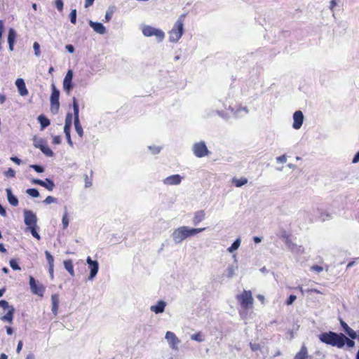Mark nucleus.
<instances>
[{
	"instance_id": "7ed1b4c3",
	"label": "nucleus",
	"mask_w": 359,
	"mask_h": 359,
	"mask_svg": "<svg viewBox=\"0 0 359 359\" xmlns=\"http://www.w3.org/2000/svg\"><path fill=\"white\" fill-rule=\"evenodd\" d=\"M186 15H181L175 22L172 28L168 32L169 41L177 43L184 34V21Z\"/></svg>"
},
{
	"instance_id": "cd10ccee",
	"label": "nucleus",
	"mask_w": 359,
	"mask_h": 359,
	"mask_svg": "<svg viewBox=\"0 0 359 359\" xmlns=\"http://www.w3.org/2000/svg\"><path fill=\"white\" fill-rule=\"evenodd\" d=\"M73 109H74V121L79 120V104L75 97L73 98Z\"/></svg>"
},
{
	"instance_id": "f03ea898",
	"label": "nucleus",
	"mask_w": 359,
	"mask_h": 359,
	"mask_svg": "<svg viewBox=\"0 0 359 359\" xmlns=\"http://www.w3.org/2000/svg\"><path fill=\"white\" fill-rule=\"evenodd\" d=\"M318 338L323 343L339 348H341L345 345L346 336L342 333L337 334L332 331L323 332L319 334Z\"/></svg>"
},
{
	"instance_id": "bf43d9fd",
	"label": "nucleus",
	"mask_w": 359,
	"mask_h": 359,
	"mask_svg": "<svg viewBox=\"0 0 359 359\" xmlns=\"http://www.w3.org/2000/svg\"><path fill=\"white\" fill-rule=\"evenodd\" d=\"M345 344L347 345V346L348 348H352L355 345V342L353 340L349 339L346 337Z\"/></svg>"
},
{
	"instance_id": "338daca9",
	"label": "nucleus",
	"mask_w": 359,
	"mask_h": 359,
	"mask_svg": "<svg viewBox=\"0 0 359 359\" xmlns=\"http://www.w3.org/2000/svg\"><path fill=\"white\" fill-rule=\"evenodd\" d=\"M277 161L279 162V163H285L286 161H287V158L285 156H278L277 158H276Z\"/></svg>"
},
{
	"instance_id": "4468645a",
	"label": "nucleus",
	"mask_w": 359,
	"mask_h": 359,
	"mask_svg": "<svg viewBox=\"0 0 359 359\" xmlns=\"http://www.w3.org/2000/svg\"><path fill=\"white\" fill-rule=\"evenodd\" d=\"M31 182L32 184L40 185L50 191H53L55 187L53 181L48 178H46L44 181L39 179H32Z\"/></svg>"
},
{
	"instance_id": "f8f14e48",
	"label": "nucleus",
	"mask_w": 359,
	"mask_h": 359,
	"mask_svg": "<svg viewBox=\"0 0 359 359\" xmlns=\"http://www.w3.org/2000/svg\"><path fill=\"white\" fill-rule=\"evenodd\" d=\"M86 262L88 264V268L90 269V275L88 279L93 280L96 276L99 270L98 262L92 260L90 257H88L86 259Z\"/></svg>"
},
{
	"instance_id": "423d86ee",
	"label": "nucleus",
	"mask_w": 359,
	"mask_h": 359,
	"mask_svg": "<svg viewBox=\"0 0 359 359\" xmlns=\"http://www.w3.org/2000/svg\"><path fill=\"white\" fill-rule=\"evenodd\" d=\"M0 307H1L5 311H8L4 316L0 317V320L4 322L12 323L15 311L14 307L9 305L8 302L6 300H0Z\"/></svg>"
},
{
	"instance_id": "8fccbe9b",
	"label": "nucleus",
	"mask_w": 359,
	"mask_h": 359,
	"mask_svg": "<svg viewBox=\"0 0 359 359\" xmlns=\"http://www.w3.org/2000/svg\"><path fill=\"white\" fill-rule=\"evenodd\" d=\"M30 168L34 169L36 172L41 173L44 171L43 167L39 165H31Z\"/></svg>"
},
{
	"instance_id": "3c124183",
	"label": "nucleus",
	"mask_w": 359,
	"mask_h": 359,
	"mask_svg": "<svg viewBox=\"0 0 359 359\" xmlns=\"http://www.w3.org/2000/svg\"><path fill=\"white\" fill-rule=\"evenodd\" d=\"M84 180H85V187L88 188L92 186V180L88 177L87 175H85L84 176Z\"/></svg>"
},
{
	"instance_id": "603ef678",
	"label": "nucleus",
	"mask_w": 359,
	"mask_h": 359,
	"mask_svg": "<svg viewBox=\"0 0 359 359\" xmlns=\"http://www.w3.org/2000/svg\"><path fill=\"white\" fill-rule=\"evenodd\" d=\"M285 243L287 246V248H288V250H291L292 248H294V245L295 243H294L291 238H289L287 239V241H285Z\"/></svg>"
},
{
	"instance_id": "58836bf2",
	"label": "nucleus",
	"mask_w": 359,
	"mask_h": 359,
	"mask_svg": "<svg viewBox=\"0 0 359 359\" xmlns=\"http://www.w3.org/2000/svg\"><path fill=\"white\" fill-rule=\"evenodd\" d=\"M290 251L298 255H302L304 252V248L302 245H297L295 244L294 248H292Z\"/></svg>"
},
{
	"instance_id": "39448f33",
	"label": "nucleus",
	"mask_w": 359,
	"mask_h": 359,
	"mask_svg": "<svg viewBox=\"0 0 359 359\" xmlns=\"http://www.w3.org/2000/svg\"><path fill=\"white\" fill-rule=\"evenodd\" d=\"M237 299L243 309L248 310L252 307L253 298L250 291L244 290L237 296Z\"/></svg>"
},
{
	"instance_id": "bb28decb",
	"label": "nucleus",
	"mask_w": 359,
	"mask_h": 359,
	"mask_svg": "<svg viewBox=\"0 0 359 359\" xmlns=\"http://www.w3.org/2000/svg\"><path fill=\"white\" fill-rule=\"evenodd\" d=\"M241 240L240 238H238L232 244L230 247H229L227 248V251L230 253H233V252H235L236 250H237L240 245H241Z\"/></svg>"
},
{
	"instance_id": "774afa93",
	"label": "nucleus",
	"mask_w": 359,
	"mask_h": 359,
	"mask_svg": "<svg viewBox=\"0 0 359 359\" xmlns=\"http://www.w3.org/2000/svg\"><path fill=\"white\" fill-rule=\"evenodd\" d=\"M359 161V151L356 153V154L355 155V156L353 157V160H352V163H356Z\"/></svg>"
},
{
	"instance_id": "c85d7f7f",
	"label": "nucleus",
	"mask_w": 359,
	"mask_h": 359,
	"mask_svg": "<svg viewBox=\"0 0 359 359\" xmlns=\"http://www.w3.org/2000/svg\"><path fill=\"white\" fill-rule=\"evenodd\" d=\"M232 182L236 187H241L248 183V179L245 177H242L241 179L233 177L232 179Z\"/></svg>"
},
{
	"instance_id": "20e7f679",
	"label": "nucleus",
	"mask_w": 359,
	"mask_h": 359,
	"mask_svg": "<svg viewBox=\"0 0 359 359\" xmlns=\"http://www.w3.org/2000/svg\"><path fill=\"white\" fill-rule=\"evenodd\" d=\"M142 32L144 36H155L158 42L163 41L165 38V33L162 29L155 28L150 25H143L142 27Z\"/></svg>"
},
{
	"instance_id": "f3484780",
	"label": "nucleus",
	"mask_w": 359,
	"mask_h": 359,
	"mask_svg": "<svg viewBox=\"0 0 359 359\" xmlns=\"http://www.w3.org/2000/svg\"><path fill=\"white\" fill-rule=\"evenodd\" d=\"M15 86L21 96H26L28 94V90L22 79H18L15 81Z\"/></svg>"
},
{
	"instance_id": "2f4dec72",
	"label": "nucleus",
	"mask_w": 359,
	"mask_h": 359,
	"mask_svg": "<svg viewBox=\"0 0 359 359\" xmlns=\"http://www.w3.org/2000/svg\"><path fill=\"white\" fill-rule=\"evenodd\" d=\"M74 127H75L76 132L77 133V134L79 135V136L80 137H82L83 135V128H82V126H81V125L80 123L79 120L74 121Z\"/></svg>"
},
{
	"instance_id": "4be33fe9",
	"label": "nucleus",
	"mask_w": 359,
	"mask_h": 359,
	"mask_svg": "<svg viewBox=\"0 0 359 359\" xmlns=\"http://www.w3.org/2000/svg\"><path fill=\"white\" fill-rule=\"evenodd\" d=\"M340 323L344 330L351 339H354L357 337L356 332L351 327H349V326L344 321L341 320Z\"/></svg>"
},
{
	"instance_id": "c03bdc74",
	"label": "nucleus",
	"mask_w": 359,
	"mask_h": 359,
	"mask_svg": "<svg viewBox=\"0 0 359 359\" xmlns=\"http://www.w3.org/2000/svg\"><path fill=\"white\" fill-rule=\"evenodd\" d=\"M57 199L51 196H47L46 198L43 201V203L46 205L57 203Z\"/></svg>"
},
{
	"instance_id": "6ab92c4d",
	"label": "nucleus",
	"mask_w": 359,
	"mask_h": 359,
	"mask_svg": "<svg viewBox=\"0 0 359 359\" xmlns=\"http://www.w3.org/2000/svg\"><path fill=\"white\" fill-rule=\"evenodd\" d=\"M89 25L93 29V30L95 32L100 34H104L106 32V28L102 23L95 22L92 20H90Z\"/></svg>"
},
{
	"instance_id": "a18cd8bd",
	"label": "nucleus",
	"mask_w": 359,
	"mask_h": 359,
	"mask_svg": "<svg viewBox=\"0 0 359 359\" xmlns=\"http://www.w3.org/2000/svg\"><path fill=\"white\" fill-rule=\"evenodd\" d=\"M70 21L73 24H76V10L73 9L72 10L70 14H69Z\"/></svg>"
},
{
	"instance_id": "69168bd1",
	"label": "nucleus",
	"mask_w": 359,
	"mask_h": 359,
	"mask_svg": "<svg viewBox=\"0 0 359 359\" xmlns=\"http://www.w3.org/2000/svg\"><path fill=\"white\" fill-rule=\"evenodd\" d=\"M65 48L70 53H73L74 52V47L72 45H71V44L67 45L65 46Z\"/></svg>"
},
{
	"instance_id": "37998d69",
	"label": "nucleus",
	"mask_w": 359,
	"mask_h": 359,
	"mask_svg": "<svg viewBox=\"0 0 359 359\" xmlns=\"http://www.w3.org/2000/svg\"><path fill=\"white\" fill-rule=\"evenodd\" d=\"M62 223L64 229H67L69 225V219H68V215L67 212H65V214L62 216Z\"/></svg>"
},
{
	"instance_id": "72a5a7b5",
	"label": "nucleus",
	"mask_w": 359,
	"mask_h": 359,
	"mask_svg": "<svg viewBox=\"0 0 359 359\" xmlns=\"http://www.w3.org/2000/svg\"><path fill=\"white\" fill-rule=\"evenodd\" d=\"M191 339L196 341L198 342H202L205 340L204 336L201 332H198L196 334H191Z\"/></svg>"
},
{
	"instance_id": "ddd939ff",
	"label": "nucleus",
	"mask_w": 359,
	"mask_h": 359,
	"mask_svg": "<svg viewBox=\"0 0 359 359\" xmlns=\"http://www.w3.org/2000/svg\"><path fill=\"white\" fill-rule=\"evenodd\" d=\"M183 177L178 175H172L164 178L162 182L166 186H176L180 184Z\"/></svg>"
},
{
	"instance_id": "49530a36",
	"label": "nucleus",
	"mask_w": 359,
	"mask_h": 359,
	"mask_svg": "<svg viewBox=\"0 0 359 359\" xmlns=\"http://www.w3.org/2000/svg\"><path fill=\"white\" fill-rule=\"evenodd\" d=\"M148 149L151 151V152L153 154H157L161 150V147H158V146H149V147H148Z\"/></svg>"
},
{
	"instance_id": "b1692460",
	"label": "nucleus",
	"mask_w": 359,
	"mask_h": 359,
	"mask_svg": "<svg viewBox=\"0 0 359 359\" xmlns=\"http://www.w3.org/2000/svg\"><path fill=\"white\" fill-rule=\"evenodd\" d=\"M238 266L237 264H231V265L228 266V267L226 269V276L228 278H233L235 276L236 272L238 270Z\"/></svg>"
},
{
	"instance_id": "393cba45",
	"label": "nucleus",
	"mask_w": 359,
	"mask_h": 359,
	"mask_svg": "<svg viewBox=\"0 0 359 359\" xmlns=\"http://www.w3.org/2000/svg\"><path fill=\"white\" fill-rule=\"evenodd\" d=\"M229 109L236 116H242L243 112L245 114L248 113V109H247V107H238L237 109H235L234 108L229 107Z\"/></svg>"
},
{
	"instance_id": "4d7b16f0",
	"label": "nucleus",
	"mask_w": 359,
	"mask_h": 359,
	"mask_svg": "<svg viewBox=\"0 0 359 359\" xmlns=\"http://www.w3.org/2000/svg\"><path fill=\"white\" fill-rule=\"evenodd\" d=\"M55 6L59 11H61L63 8V1L62 0H56L55 1Z\"/></svg>"
},
{
	"instance_id": "c756f323",
	"label": "nucleus",
	"mask_w": 359,
	"mask_h": 359,
	"mask_svg": "<svg viewBox=\"0 0 359 359\" xmlns=\"http://www.w3.org/2000/svg\"><path fill=\"white\" fill-rule=\"evenodd\" d=\"M38 121L41 124L42 130L50 125V121L43 115L39 116Z\"/></svg>"
},
{
	"instance_id": "aec40b11",
	"label": "nucleus",
	"mask_w": 359,
	"mask_h": 359,
	"mask_svg": "<svg viewBox=\"0 0 359 359\" xmlns=\"http://www.w3.org/2000/svg\"><path fill=\"white\" fill-rule=\"evenodd\" d=\"M59 295L57 294H53L51 295V303H52V312L56 316L57 314L58 311V307H59Z\"/></svg>"
},
{
	"instance_id": "de8ad7c7",
	"label": "nucleus",
	"mask_w": 359,
	"mask_h": 359,
	"mask_svg": "<svg viewBox=\"0 0 359 359\" xmlns=\"http://www.w3.org/2000/svg\"><path fill=\"white\" fill-rule=\"evenodd\" d=\"M33 48L34 50L35 55L39 57L41 55L40 45L39 44V43L34 42L33 45Z\"/></svg>"
},
{
	"instance_id": "f704fd0d",
	"label": "nucleus",
	"mask_w": 359,
	"mask_h": 359,
	"mask_svg": "<svg viewBox=\"0 0 359 359\" xmlns=\"http://www.w3.org/2000/svg\"><path fill=\"white\" fill-rule=\"evenodd\" d=\"M34 146L36 148H39L41 149V148L45 145L44 140L41 138H37L36 137H34Z\"/></svg>"
},
{
	"instance_id": "2eb2a0df",
	"label": "nucleus",
	"mask_w": 359,
	"mask_h": 359,
	"mask_svg": "<svg viewBox=\"0 0 359 359\" xmlns=\"http://www.w3.org/2000/svg\"><path fill=\"white\" fill-rule=\"evenodd\" d=\"M304 114L301 111H296L293 114V123L292 127L295 130H299L302 126L304 122Z\"/></svg>"
},
{
	"instance_id": "09e8293b",
	"label": "nucleus",
	"mask_w": 359,
	"mask_h": 359,
	"mask_svg": "<svg viewBox=\"0 0 359 359\" xmlns=\"http://www.w3.org/2000/svg\"><path fill=\"white\" fill-rule=\"evenodd\" d=\"M10 266L13 270H20V267L15 259H11L10 261Z\"/></svg>"
},
{
	"instance_id": "473e14b6",
	"label": "nucleus",
	"mask_w": 359,
	"mask_h": 359,
	"mask_svg": "<svg viewBox=\"0 0 359 359\" xmlns=\"http://www.w3.org/2000/svg\"><path fill=\"white\" fill-rule=\"evenodd\" d=\"M16 38V32L13 29H9L8 34V43H15Z\"/></svg>"
},
{
	"instance_id": "052dcab7",
	"label": "nucleus",
	"mask_w": 359,
	"mask_h": 359,
	"mask_svg": "<svg viewBox=\"0 0 359 359\" xmlns=\"http://www.w3.org/2000/svg\"><path fill=\"white\" fill-rule=\"evenodd\" d=\"M72 114L71 113H68L65 118V124L72 125Z\"/></svg>"
},
{
	"instance_id": "5701e85b",
	"label": "nucleus",
	"mask_w": 359,
	"mask_h": 359,
	"mask_svg": "<svg viewBox=\"0 0 359 359\" xmlns=\"http://www.w3.org/2000/svg\"><path fill=\"white\" fill-rule=\"evenodd\" d=\"M294 359H311V356L308 355L307 348L305 346H302L300 351L295 355Z\"/></svg>"
},
{
	"instance_id": "1a4fd4ad",
	"label": "nucleus",
	"mask_w": 359,
	"mask_h": 359,
	"mask_svg": "<svg viewBox=\"0 0 359 359\" xmlns=\"http://www.w3.org/2000/svg\"><path fill=\"white\" fill-rule=\"evenodd\" d=\"M165 339L172 350L177 351L179 349V344L181 341L174 332L171 331L166 332Z\"/></svg>"
},
{
	"instance_id": "9d476101",
	"label": "nucleus",
	"mask_w": 359,
	"mask_h": 359,
	"mask_svg": "<svg viewBox=\"0 0 359 359\" xmlns=\"http://www.w3.org/2000/svg\"><path fill=\"white\" fill-rule=\"evenodd\" d=\"M24 222L29 227L37 226L36 215L29 210H24Z\"/></svg>"
},
{
	"instance_id": "7c9ffc66",
	"label": "nucleus",
	"mask_w": 359,
	"mask_h": 359,
	"mask_svg": "<svg viewBox=\"0 0 359 359\" xmlns=\"http://www.w3.org/2000/svg\"><path fill=\"white\" fill-rule=\"evenodd\" d=\"M63 88L67 94H69L70 91L73 88L72 81L63 80Z\"/></svg>"
},
{
	"instance_id": "864d4df0",
	"label": "nucleus",
	"mask_w": 359,
	"mask_h": 359,
	"mask_svg": "<svg viewBox=\"0 0 359 359\" xmlns=\"http://www.w3.org/2000/svg\"><path fill=\"white\" fill-rule=\"evenodd\" d=\"M72 79H73V72L72 70L71 69H69L65 76V79L64 80H67V81H72Z\"/></svg>"
},
{
	"instance_id": "a878e982",
	"label": "nucleus",
	"mask_w": 359,
	"mask_h": 359,
	"mask_svg": "<svg viewBox=\"0 0 359 359\" xmlns=\"http://www.w3.org/2000/svg\"><path fill=\"white\" fill-rule=\"evenodd\" d=\"M64 266L72 276H74V266L72 260L68 259L64 261Z\"/></svg>"
},
{
	"instance_id": "9b49d317",
	"label": "nucleus",
	"mask_w": 359,
	"mask_h": 359,
	"mask_svg": "<svg viewBox=\"0 0 359 359\" xmlns=\"http://www.w3.org/2000/svg\"><path fill=\"white\" fill-rule=\"evenodd\" d=\"M29 286L34 294L40 297L43 295L45 287L41 284H36L35 279L32 276L29 277Z\"/></svg>"
},
{
	"instance_id": "0eeeda50",
	"label": "nucleus",
	"mask_w": 359,
	"mask_h": 359,
	"mask_svg": "<svg viewBox=\"0 0 359 359\" xmlns=\"http://www.w3.org/2000/svg\"><path fill=\"white\" fill-rule=\"evenodd\" d=\"M52 88V93L50 95V111L54 114H57L59 107H60V102H59V97H60V91L57 89L55 84L51 85Z\"/></svg>"
},
{
	"instance_id": "c9c22d12",
	"label": "nucleus",
	"mask_w": 359,
	"mask_h": 359,
	"mask_svg": "<svg viewBox=\"0 0 359 359\" xmlns=\"http://www.w3.org/2000/svg\"><path fill=\"white\" fill-rule=\"evenodd\" d=\"M114 11H115V8L114 6H110L108 8V9L106 11V14H105V17H104L107 22L109 21L111 19L112 15L114 13Z\"/></svg>"
},
{
	"instance_id": "4c0bfd02",
	"label": "nucleus",
	"mask_w": 359,
	"mask_h": 359,
	"mask_svg": "<svg viewBox=\"0 0 359 359\" xmlns=\"http://www.w3.org/2000/svg\"><path fill=\"white\" fill-rule=\"evenodd\" d=\"M45 255L48 264V266H54V258L48 251H45Z\"/></svg>"
},
{
	"instance_id": "6e6552de",
	"label": "nucleus",
	"mask_w": 359,
	"mask_h": 359,
	"mask_svg": "<svg viewBox=\"0 0 359 359\" xmlns=\"http://www.w3.org/2000/svg\"><path fill=\"white\" fill-rule=\"evenodd\" d=\"M192 151L194 154L198 158L204 157L210 154L204 141H201L194 144Z\"/></svg>"
},
{
	"instance_id": "e433bc0d",
	"label": "nucleus",
	"mask_w": 359,
	"mask_h": 359,
	"mask_svg": "<svg viewBox=\"0 0 359 359\" xmlns=\"http://www.w3.org/2000/svg\"><path fill=\"white\" fill-rule=\"evenodd\" d=\"M280 238L283 239L284 242L287 239L290 238V235L285 229H281L278 233Z\"/></svg>"
},
{
	"instance_id": "e2e57ef3",
	"label": "nucleus",
	"mask_w": 359,
	"mask_h": 359,
	"mask_svg": "<svg viewBox=\"0 0 359 359\" xmlns=\"http://www.w3.org/2000/svg\"><path fill=\"white\" fill-rule=\"evenodd\" d=\"M217 114L222 118H228V116L227 114L223 111H220V110H217L216 111Z\"/></svg>"
},
{
	"instance_id": "680f3d73",
	"label": "nucleus",
	"mask_w": 359,
	"mask_h": 359,
	"mask_svg": "<svg viewBox=\"0 0 359 359\" xmlns=\"http://www.w3.org/2000/svg\"><path fill=\"white\" fill-rule=\"evenodd\" d=\"M311 269L312 271H313L317 272V273H320V272H321L323 270V267L320 266H318V265H313V266H312Z\"/></svg>"
},
{
	"instance_id": "13d9d810",
	"label": "nucleus",
	"mask_w": 359,
	"mask_h": 359,
	"mask_svg": "<svg viewBox=\"0 0 359 359\" xmlns=\"http://www.w3.org/2000/svg\"><path fill=\"white\" fill-rule=\"evenodd\" d=\"M5 175L7 176V177H15V172L14 170H13L12 168H9L6 172H5Z\"/></svg>"
},
{
	"instance_id": "5fc2aeb1",
	"label": "nucleus",
	"mask_w": 359,
	"mask_h": 359,
	"mask_svg": "<svg viewBox=\"0 0 359 359\" xmlns=\"http://www.w3.org/2000/svg\"><path fill=\"white\" fill-rule=\"evenodd\" d=\"M296 299H297L296 295L291 294V295H290L289 298L286 301V304L291 305Z\"/></svg>"
},
{
	"instance_id": "ea45409f",
	"label": "nucleus",
	"mask_w": 359,
	"mask_h": 359,
	"mask_svg": "<svg viewBox=\"0 0 359 359\" xmlns=\"http://www.w3.org/2000/svg\"><path fill=\"white\" fill-rule=\"evenodd\" d=\"M41 151L47 156H49V157H52L54 154V153L53 152V151L49 148L47 146L44 145Z\"/></svg>"
},
{
	"instance_id": "f257e3e1",
	"label": "nucleus",
	"mask_w": 359,
	"mask_h": 359,
	"mask_svg": "<svg viewBox=\"0 0 359 359\" xmlns=\"http://www.w3.org/2000/svg\"><path fill=\"white\" fill-rule=\"evenodd\" d=\"M205 229V228H191L188 226H181L174 229L171 238L175 244H180L189 237L194 236Z\"/></svg>"
},
{
	"instance_id": "6e6d98bb",
	"label": "nucleus",
	"mask_w": 359,
	"mask_h": 359,
	"mask_svg": "<svg viewBox=\"0 0 359 359\" xmlns=\"http://www.w3.org/2000/svg\"><path fill=\"white\" fill-rule=\"evenodd\" d=\"M250 348L252 351H257L260 349V345L256 343H250Z\"/></svg>"
},
{
	"instance_id": "412c9836",
	"label": "nucleus",
	"mask_w": 359,
	"mask_h": 359,
	"mask_svg": "<svg viewBox=\"0 0 359 359\" xmlns=\"http://www.w3.org/2000/svg\"><path fill=\"white\" fill-rule=\"evenodd\" d=\"M6 191L7 194V199L9 203L13 206H17L19 203L18 199L13 194L11 189L10 188H7L6 189Z\"/></svg>"
},
{
	"instance_id": "79ce46f5",
	"label": "nucleus",
	"mask_w": 359,
	"mask_h": 359,
	"mask_svg": "<svg viewBox=\"0 0 359 359\" xmlns=\"http://www.w3.org/2000/svg\"><path fill=\"white\" fill-rule=\"evenodd\" d=\"M37 228V226H31L29 227L28 229L30 231L32 235L36 238L37 240H40L41 237L40 235L37 233L36 229Z\"/></svg>"
},
{
	"instance_id": "dca6fc26",
	"label": "nucleus",
	"mask_w": 359,
	"mask_h": 359,
	"mask_svg": "<svg viewBox=\"0 0 359 359\" xmlns=\"http://www.w3.org/2000/svg\"><path fill=\"white\" fill-rule=\"evenodd\" d=\"M206 214L205 212L203 210L196 211L194 213V217L192 219V223L194 226H197L199 223L203 221L205 219Z\"/></svg>"
},
{
	"instance_id": "0e129e2a",
	"label": "nucleus",
	"mask_w": 359,
	"mask_h": 359,
	"mask_svg": "<svg viewBox=\"0 0 359 359\" xmlns=\"http://www.w3.org/2000/svg\"><path fill=\"white\" fill-rule=\"evenodd\" d=\"M61 142V139L60 136H53V143L55 144H59Z\"/></svg>"
},
{
	"instance_id": "a19ab883",
	"label": "nucleus",
	"mask_w": 359,
	"mask_h": 359,
	"mask_svg": "<svg viewBox=\"0 0 359 359\" xmlns=\"http://www.w3.org/2000/svg\"><path fill=\"white\" fill-rule=\"evenodd\" d=\"M26 193L34 198L39 196V192L36 189H27Z\"/></svg>"
},
{
	"instance_id": "a211bd4d",
	"label": "nucleus",
	"mask_w": 359,
	"mask_h": 359,
	"mask_svg": "<svg viewBox=\"0 0 359 359\" xmlns=\"http://www.w3.org/2000/svg\"><path fill=\"white\" fill-rule=\"evenodd\" d=\"M166 306V302L162 300L158 301L156 304L152 305L150 310L155 313H161L164 311Z\"/></svg>"
}]
</instances>
